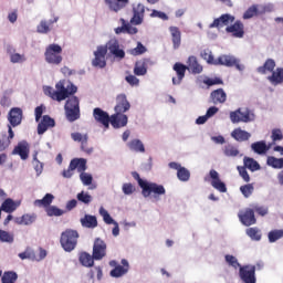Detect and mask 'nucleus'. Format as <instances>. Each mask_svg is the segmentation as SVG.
<instances>
[{
	"instance_id": "1",
	"label": "nucleus",
	"mask_w": 283,
	"mask_h": 283,
	"mask_svg": "<svg viewBox=\"0 0 283 283\" xmlns=\"http://www.w3.org/2000/svg\"><path fill=\"white\" fill-rule=\"evenodd\" d=\"M78 88L76 85H74L70 80L59 81L55 84V90L51 86H43L45 96H50V98L57 101V103H61V101H65V98L76 94Z\"/></svg>"
},
{
	"instance_id": "2",
	"label": "nucleus",
	"mask_w": 283,
	"mask_h": 283,
	"mask_svg": "<svg viewBox=\"0 0 283 283\" xmlns=\"http://www.w3.org/2000/svg\"><path fill=\"white\" fill-rule=\"evenodd\" d=\"M132 176L137 180L144 198L153 196L154 200L158 201L160 200V196H165V193H167L165 186L140 178V175L137 171H133Z\"/></svg>"
},
{
	"instance_id": "3",
	"label": "nucleus",
	"mask_w": 283,
	"mask_h": 283,
	"mask_svg": "<svg viewBox=\"0 0 283 283\" xmlns=\"http://www.w3.org/2000/svg\"><path fill=\"white\" fill-rule=\"evenodd\" d=\"M63 48L59 44H49L45 48L44 52V61L49 63V65H61L63 63Z\"/></svg>"
},
{
	"instance_id": "4",
	"label": "nucleus",
	"mask_w": 283,
	"mask_h": 283,
	"mask_svg": "<svg viewBox=\"0 0 283 283\" xmlns=\"http://www.w3.org/2000/svg\"><path fill=\"white\" fill-rule=\"evenodd\" d=\"M78 243V232L75 230H65L61 233L60 244L66 253H72Z\"/></svg>"
},
{
	"instance_id": "5",
	"label": "nucleus",
	"mask_w": 283,
	"mask_h": 283,
	"mask_svg": "<svg viewBox=\"0 0 283 283\" xmlns=\"http://www.w3.org/2000/svg\"><path fill=\"white\" fill-rule=\"evenodd\" d=\"M230 120L233 125L238 123H253L255 120V114L249 108H238L237 111L230 112Z\"/></svg>"
},
{
	"instance_id": "6",
	"label": "nucleus",
	"mask_w": 283,
	"mask_h": 283,
	"mask_svg": "<svg viewBox=\"0 0 283 283\" xmlns=\"http://www.w3.org/2000/svg\"><path fill=\"white\" fill-rule=\"evenodd\" d=\"M66 118L70 123L78 120L81 118V108L78 106V97L73 96L67 99L65 104Z\"/></svg>"
},
{
	"instance_id": "7",
	"label": "nucleus",
	"mask_w": 283,
	"mask_h": 283,
	"mask_svg": "<svg viewBox=\"0 0 283 283\" xmlns=\"http://www.w3.org/2000/svg\"><path fill=\"white\" fill-rule=\"evenodd\" d=\"M106 53L114 57L116 61H123L125 59V50L120 46V43L116 39H111L105 45Z\"/></svg>"
},
{
	"instance_id": "8",
	"label": "nucleus",
	"mask_w": 283,
	"mask_h": 283,
	"mask_svg": "<svg viewBox=\"0 0 283 283\" xmlns=\"http://www.w3.org/2000/svg\"><path fill=\"white\" fill-rule=\"evenodd\" d=\"M109 266H113L114 269L109 272L111 277H124V275H127L129 273V261L127 259H123L120 261V264L116 261H109Z\"/></svg>"
},
{
	"instance_id": "9",
	"label": "nucleus",
	"mask_w": 283,
	"mask_h": 283,
	"mask_svg": "<svg viewBox=\"0 0 283 283\" xmlns=\"http://www.w3.org/2000/svg\"><path fill=\"white\" fill-rule=\"evenodd\" d=\"M105 56H107V48H104L103 45L97 46L94 51V59L92 61L93 67H99V70H103V67L107 65Z\"/></svg>"
},
{
	"instance_id": "10",
	"label": "nucleus",
	"mask_w": 283,
	"mask_h": 283,
	"mask_svg": "<svg viewBox=\"0 0 283 283\" xmlns=\"http://www.w3.org/2000/svg\"><path fill=\"white\" fill-rule=\"evenodd\" d=\"M214 63L216 65H224L226 67H233L235 65L239 72L244 70V65L240 64V61L233 55H220Z\"/></svg>"
},
{
	"instance_id": "11",
	"label": "nucleus",
	"mask_w": 283,
	"mask_h": 283,
	"mask_svg": "<svg viewBox=\"0 0 283 283\" xmlns=\"http://www.w3.org/2000/svg\"><path fill=\"white\" fill-rule=\"evenodd\" d=\"M13 156H20L21 160L30 158V144L25 140L19 142L12 150Z\"/></svg>"
},
{
	"instance_id": "12",
	"label": "nucleus",
	"mask_w": 283,
	"mask_h": 283,
	"mask_svg": "<svg viewBox=\"0 0 283 283\" xmlns=\"http://www.w3.org/2000/svg\"><path fill=\"white\" fill-rule=\"evenodd\" d=\"M168 167H170V169H176L177 178L181 182H188L189 178H191V172L189 171V169L180 166V164H178L176 161L169 163Z\"/></svg>"
},
{
	"instance_id": "13",
	"label": "nucleus",
	"mask_w": 283,
	"mask_h": 283,
	"mask_svg": "<svg viewBox=\"0 0 283 283\" xmlns=\"http://www.w3.org/2000/svg\"><path fill=\"white\" fill-rule=\"evenodd\" d=\"M107 244L102 239H95L93 245V258L94 260H103L106 255Z\"/></svg>"
},
{
	"instance_id": "14",
	"label": "nucleus",
	"mask_w": 283,
	"mask_h": 283,
	"mask_svg": "<svg viewBox=\"0 0 283 283\" xmlns=\"http://www.w3.org/2000/svg\"><path fill=\"white\" fill-rule=\"evenodd\" d=\"M8 120L11 127H19L23 120V109L13 107L8 113Z\"/></svg>"
},
{
	"instance_id": "15",
	"label": "nucleus",
	"mask_w": 283,
	"mask_h": 283,
	"mask_svg": "<svg viewBox=\"0 0 283 283\" xmlns=\"http://www.w3.org/2000/svg\"><path fill=\"white\" fill-rule=\"evenodd\" d=\"M211 187L220 193H227V185L220 179V174L216 170H210Z\"/></svg>"
},
{
	"instance_id": "16",
	"label": "nucleus",
	"mask_w": 283,
	"mask_h": 283,
	"mask_svg": "<svg viewBox=\"0 0 283 283\" xmlns=\"http://www.w3.org/2000/svg\"><path fill=\"white\" fill-rule=\"evenodd\" d=\"M93 116L97 123H101L105 127V129H109V123H112V117L107 112L101 108H94Z\"/></svg>"
},
{
	"instance_id": "17",
	"label": "nucleus",
	"mask_w": 283,
	"mask_h": 283,
	"mask_svg": "<svg viewBox=\"0 0 283 283\" xmlns=\"http://www.w3.org/2000/svg\"><path fill=\"white\" fill-rule=\"evenodd\" d=\"M233 21H235V17L231 15L230 13H224L220 18L214 19L213 22L209 24V28H224L230 23H233Z\"/></svg>"
},
{
	"instance_id": "18",
	"label": "nucleus",
	"mask_w": 283,
	"mask_h": 283,
	"mask_svg": "<svg viewBox=\"0 0 283 283\" xmlns=\"http://www.w3.org/2000/svg\"><path fill=\"white\" fill-rule=\"evenodd\" d=\"M132 109V104L127 101V95L119 94L116 97V105H115V113H123L129 112Z\"/></svg>"
},
{
	"instance_id": "19",
	"label": "nucleus",
	"mask_w": 283,
	"mask_h": 283,
	"mask_svg": "<svg viewBox=\"0 0 283 283\" xmlns=\"http://www.w3.org/2000/svg\"><path fill=\"white\" fill-rule=\"evenodd\" d=\"M240 277L244 283H255V268L251 265L240 268Z\"/></svg>"
},
{
	"instance_id": "20",
	"label": "nucleus",
	"mask_w": 283,
	"mask_h": 283,
	"mask_svg": "<svg viewBox=\"0 0 283 283\" xmlns=\"http://www.w3.org/2000/svg\"><path fill=\"white\" fill-rule=\"evenodd\" d=\"M7 54L10 59V63H13V64H17V63L21 64L28 61V57H25V54L18 53L17 50L12 46L7 48Z\"/></svg>"
},
{
	"instance_id": "21",
	"label": "nucleus",
	"mask_w": 283,
	"mask_h": 283,
	"mask_svg": "<svg viewBox=\"0 0 283 283\" xmlns=\"http://www.w3.org/2000/svg\"><path fill=\"white\" fill-rule=\"evenodd\" d=\"M127 115L125 113H116L111 116V125L115 129H120V127H125L127 125Z\"/></svg>"
},
{
	"instance_id": "22",
	"label": "nucleus",
	"mask_w": 283,
	"mask_h": 283,
	"mask_svg": "<svg viewBox=\"0 0 283 283\" xmlns=\"http://www.w3.org/2000/svg\"><path fill=\"white\" fill-rule=\"evenodd\" d=\"M226 32L232 34L235 39H242L244 36V24L237 21L232 25L227 27Z\"/></svg>"
},
{
	"instance_id": "23",
	"label": "nucleus",
	"mask_w": 283,
	"mask_h": 283,
	"mask_svg": "<svg viewBox=\"0 0 283 283\" xmlns=\"http://www.w3.org/2000/svg\"><path fill=\"white\" fill-rule=\"evenodd\" d=\"M239 218L244 227L255 224V213L251 209H245L243 212H239Z\"/></svg>"
},
{
	"instance_id": "24",
	"label": "nucleus",
	"mask_w": 283,
	"mask_h": 283,
	"mask_svg": "<svg viewBox=\"0 0 283 283\" xmlns=\"http://www.w3.org/2000/svg\"><path fill=\"white\" fill-rule=\"evenodd\" d=\"M169 32L171 36L172 48L174 50H178L180 48V43H182V33L178 27H169Z\"/></svg>"
},
{
	"instance_id": "25",
	"label": "nucleus",
	"mask_w": 283,
	"mask_h": 283,
	"mask_svg": "<svg viewBox=\"0 0 283 283\" xmlns=\"http://www.w3.org/2000/svg\"><path fill=\"white\" fill-rule=\"evenodd\" d=\"M105 3L111 12H120L123 8H126L129 0H105Z\"/></svg>"
},
{
	"instance_id": "26",
	"label": "nucleus",
	"mask_w": 283,
	"mask_h": 283,
	"mask_svg": "<svg viewBox=\"0 0 283 283\" xmlns=\"http://www.w3.org/2000/svg\"><path fill=\"white\" fill-rule=\"evenodd\" d=\"M57 21L59 17H55L53 20H42L36 27L39 34H48L49 32H52V25Z\"/></svg>"
},
{
	"instance_id": "27",
	"label": "nucleus",
	"mask_w": 283,
	"mask_h": 283,
	"mask_svg": "<svg viewBox=\"0 0 283 283\" xmlns=\"http://www.w3.org/2000/svg\"><path fill=\"white\" fill-rule=\"evenodd\" d=\"M71 138L75 143H81L83 151H86V154H92L94 149L92 148H86L87 147V135L86 134H81V133H72Z\"/></svg>"
},
{
	"instance_id": "28",
	"label": "nucleus",
	"mask_w": 283,
	"mask_h": 283,
	"mask_svg": "<svg viewBox=\"0 0 283 283\" xmlns=\"http://www.w3.org/2000/svg\"><path fill=\"white\" fill-rule=\"evenodd\" d=\"M80 222L84 229H96L98 227V219L92 214H85L80 219Z\"/></svg>"
},
{
	"instance_id": "29",
	"label": "nucleus",
	"mask_w": 283,
	"mask_h": 283,
	"mask_svg": "<svg viewBox=\"0 0 283 283\" xmlns=\"http://www.w3.org/2000/svg\"><path fill=\"white\" fill-rule=\"evenodd\" d=\"M174 70L176 72L178 78L172 77V84L174 85H180V83H182V80L185 78V74H186L188 69L182 63H176L174 65Z\"/></svg>"
},
{
	"instance_id": "30",
	"label": "nucleus",
	"mask_w": 283,
	"mask_h": 283,
	"mask_svg": "<svg viewBox=\"0 0 283 283\" xmlns=\"http://www.w3.org/2000/svg\"><path fill=\"white\" fill-rule=\"evenodd\" d=\"M231 137L238 143H244L251 138V133L242 128H235L231 132Z\"/></svg>"
},
{
	"instance_id": "31",
	"label": "nucleus",
	"mask_w": 283,
	"mask_h": 283,
	"mask_svg": "<svg viewBox=\"0 0 283 283\" xmlns=\"http://www.w3.org/2000/svg\"><path fill=\"white\" fill-rule=\"evenodd\" d=\"M268 81L271 85H282L283 83V67H277L273 73L268 76Z\"/></svg>"
},
{
	"instance_id": "32",
	"label": "nucleus",
	"mask_w": 283,
	"mask_h": 283,
	"mask_svg": "<svg viewBox=\"0 0 283 283\" xmlns=\"http://www.w3.org/2000/svg\"><path fill=\"white\" fill-rule=\"evenodd\" d=\"M21 205L20 201H14L12 199H6L2 205L0 210L4 211L6 213H12L13 211H17V208H19Z\"/></svg>"
},
{
	"instance_id": "33",
	"label": "nucleus",
	"mask_w": 283,
	"mask_h": 283,
	"mask_svg": "<svg viewBox=\"0 0 283 283\" xmlns=\"http://www.w3.org/2000/svg\"><path fill=\"white\" fill-rule=\"evenodd\" d=\"M251 149H252V151H254V154H259V156H262V155L266 154V151H269V149H271V146H268L266 142L261 140V142H255V143L251 144Z\"/></svg>"
},
{
	"instance_id": "34",
	"label": "nucleus",
	"mask_w": 283,
	"mask_h": 283,
	"mask_svg": "<svg viewBox=\"0 0 283 283\" xmlns=\"http://www.w3.org/2000/svg\"><path fill=\"white\" fill-rule=\"evenodd\" d=\"M187 63V70L192 72V74H200L202 72V65L198 63V59H196V56H189Z\"/></svg>"
},
{
	"instance_id": "35",
	"label": "nucleus",
	"mask_w": 283,
	"mask_h": 283,
	"mask_svg": "<svg viewBox=\"0 0 283 283\" xmlns=\"http://www.w3.org/2000/svg\"><path fill=\"white\" fill-rule=\"evenodd\" d=\"M71 165H73L75 170L77 169L78 174L87 171V160L84 158H75L71 160Z\"/></svg>"
},
{
	"instance_id": "36",
	"label": "nucleus",
	"mask_w": 283,
	"mask_h": 283,
	"mask_svg": "<svg viewBox=\"0 0 283 283\" xmlns=\"http://www.w3.org/2000/svg\"><path fill=\"white\" fill-rule=\"evenodd\" d=\"M212 103L218 105V103H226L227 102V93L224 90L219 88L211 93Z\"/></svg>"
},
{
	"instance_id": "37",
	"label": "nucleus",
	"mask_w": 283,
	"mask_h": 283,
	"mask_svg": "<svg viewBox=\"0 0 283 283\" xmlns=\"http://www.w3.org/2000/svg\"><path fill=\"white\" fill-rule=\"evenodd\" d=\"M275 71V60L268 59L263 66L258 67L259 74H266L268 72L273 73Z\"/></svg>"
},
{
	"instance_id": "38",
	"label": "nucleus",
	"mask_w": 283,
	"mask_h": 283,
	"mask_svg": "<svg viewBox=\"0 0 283 283\" xmlns=\"http://www.w3.org/2000/svg\"><path fill=\"white\" fill-rule=\"evenodd\" d=\"M94 254L91 255L87 252H82L80 254V262L82 266H86V269H91V266H94Z\"/></svg>"
},
{
	"instance_id": "39",
	"label": "nucleus",
	"mask_w": 283,
	"mask_h": 283,
	"mask_svg": "<svg viewBox=\"0 0 283 283\" xmlns=\"http://www.w3.org/2000/svg\"><path fill=\"white\" fill-rule=\"evenodd\" d=\"M54 201V195L46 193L43 199H36L33 205L34 207H50Z\"/></svg>"
},
{
	"instance_id": "40",
	"label": "nucleus",
	"mask_w": 283,
	"mask_h": 283,
	"mask_svg": "<svg viewBox=\"0 0 283 283\" xmlns=\"http://www.w3.org/2000/svg\"><path fill=\"white\" fill-rule=\"evenodd\" d=\"M127 145H128V149H130V151H137L139 154H145V145H143V142H140L139 139H133Z\"/></svg>"
},
{
	"instance_id": "41",
	"label": "nucleus",
	"mask_w": 283,
	"mask_h": 283,
	"mask_svg": "<svg viewBox=\"0 0 283 283\" xmlns=\"http://www.w3.org/2000/svg\"><path fill=\"white\" fill-rule=\"evenodd\" d=\"M243 164L247 169H250V171H260V164L251 157H244Z\"/></svg>"
},
{
	"instance_id": "42",
	"label": "nucleus",
	"mask_w": 283,
	"mask_h": 283,
	"mask_svg": "<svg viewBox=\"0 0 283 283\" xmlns=\"http://www.w3.org/2000/svg\"><path fill=\"white\" fill-rule=\"evenodd\" d=\"M266 165L272 167V169H283V158L269 156L266 159Z\"/></svg>"
},
{
	"instance_id": "43",
	"label": "nucleus",
	"mask_w": 283,
	"mask_h": 283,
	"mask_svg": "<svg viewBox=\"0 0 283 283\" xmlns=\"http://www.w3.org/2000/svg\"><path fill=\"white\" fill-rule=\"evenodd\" d=\"M223 154L228 158H235V156H239L240 150H238V147H235L231 144H228L223 147Z\"/></svg>"
},
{
	"instance_id": "44",
	"label": "nucleus",
	"mask_w": 283,
	"mask_h": 283,
	"mask_svg": "<svg viewBox=\"0 0 283 283\" xmlns=\"http://www.w3.org/2000/svg\"><path fill=\"white\" fill-rule=\"evenodd\" d=\"M45 212H46V216H49V218H52L54 216L59 218L65 213V210H62L56 206H49L48 208H45Z\"/></svg>"
},
{
	"instance_id": "45",
	"label": "nucleus",
	"mask_w": 283,
	"mask_h": 283,
	"mask_svg": "<svg viewBox=\"0 0 283 283\" xmlns=\"http://www.w3.org/2000/svg\"><path fill=\"white\" fill-rule=\"evenodd\" d=\"M17 280H19V275L12 271L4 272L1 277L2 283H17Z\"/></svg>"
},
{
	"instance_id": "46",
	"label": "nucleus",
	"mask_w": 283,
	"mask_h": 283,
	"mask_svg": "<svg viewBox=\"0 0 283 283\" xmlns=\"http://www.w3.org/2000/svg\"><path fill=\"white\" fill-rule=\"evenodd\" d=\"M98 213L103 218L105 224H116V220H114V218H112V214H109V212L103 207L99 208Z\"/></svg>"
},
{
	"instance_id": "47",
	"label": "nucleus",
	"mask_w": 283,
	"mask_h": 283,
	"mask_svg": "<svg viewBox=\"0 0 283 283\" xmlns=\"http://www.w3.org/2000/svg\"><path fill=\"white\" fill-rule=\"evenodd\" d=\"M258 15H260V8L258 4H253L244 12L243 19H253Z\"/></svg>"
},
{
	"instance_id": "48",
	"label": "nucleus",
	"mask_w": 283,
	"mask_h": 283,
	"mask_svg": "<svg viewBox=\"0 0 283 283\" xmlns=\"http://www.w3.org/2000/svg\"><path fill=\"white\" fill-rule=\"evenodd\" d=\"M0 242H6L7 244H12L14 242V234L0 230Z\"/></svg>"
},
{
	"instance_id": "49",
	"label": "nucleus",
	"mask_w": 283,
	"mask_h": 283,
	"mask_svg": "<svg viewBox=\"0 0 283 283\" xmlns=\"http://www.w3.org/2000/svg\"><path fill=\"white\" fill-rule=\"evenodd\" d=\"M20 260H31L32 262H34V260L36 259V253H34V250L28 248L24 252H21L18 254Z\"/></svg>"
},
{
	"instance_id": "50",
	"label": "nucleus",
	"mask_w": 283,
	"mask_h": 283,
	"mask_svg": "<svg viewBox=\"0 0 283 283\" xmlns=\"http://www.w3.org/2000/svg\"><path fill=\"white\" fill-rule=\"evenodd\" d=\"M80 180L84 187H90L94 182V177L90 172H81Z\"/></svg>"
},
{
	"instance_id": "51",
	"label": "nucleus",
	"mask_w": 283,
	"mask_h": 283,
	"mask_svg": "<svg viewBox=\"0 0 283 283\" xmlns=\"http://www.w3.org/2000/svg\"><path fill=\"white\" fill-rule=\"evenodd\" d=\"M38 156H39V151H34V154H33V165H34L36 176H41V174H43V163H40Z\"/></svg>"
},
{
	"instance_id": "52",
	"label": "nucleus",
	"mask_w": 283,
	"mask_h": 283,
	"mask_svg": "<svg viewBox=\"0 0 283 283\" xmlns=\"http://www.w3.org/2000/svg\"><path fill=\"white\" fill-rule=\"evenodd\" d=\"M259 6V14H266L269 12H275V4L274 3H265V4H258Z\"/></svg>"
},
{
	"instance_id": "53",
	"label": "nucleus",
	"mask_w": 283,
	"mask_h": 283,
	"mask_svg": "<svg viewBox=\"0 0 283 283\" xmlns=\"http://www.w3.org/2000/svg\"><path fill=\"white\" fill-rule=\"evenodd\" d=\"M134 74L136 76H145V74H147V66H145V63L137 62L134 67Z\"/></svg>"
},
{
	"instance_id": "54",
	"label": "nucleus",
	"mask_w": 283,
	"mask_h": 283,
	"mask_svg": "<svg viewBox=\"0 0 283 283\" xmlns=\"http://www.w3.org/2000/svg\"><path fill=\"white\" fill-rule=\"evenodd\" d=\"M247 235H249V238H251V240H255L256 242L262 240V234L260 233V230H258V228L248 229Z\"/></svg>"
},
{
	"instance_id": "55",
	"label": "nucleus",
	"mask_w": 283,
	"mask_h": 283,
	"mask_svg": "<svg viewBox=\"0 0 283 283\" xmlns=\"http://www.w3.org/2000/svg\"><path fill=\"white\" fill-rule=\"evenodd\" d=\"M201 56L210 65H216V60L213 59V53L211 52V50H209V49L203 50L201 52Z\"/></svg>"
},
{
	"instance_id": "56",
	"label": "nucleus",
	"mask_w": 283,
	"mask_h": 283,
	"mask_svg": "<svg viewBox=\"0 0 283 283\" xmlns=\"http://www.w3.org/2000/svg\"><path fill=\"white\" fill-rule=\"evenodd\" d=\"M269 242H277L281 238H283V230H272L268 234Z\"/></svg>"
},
{
	"instance_id": "57",
	"label": "nucleus",
	"mask_w": 283,
	"mask_h": 283,
	"mask_svg": "<svg viewBox=\"0 0 283 283\" xmlns=\"http://www.w3.org/2000/svg\"><path fill=\"white\" fill-rule=\"evenodd\" d=\"M226 262L229 266H232V269H242L238 259L231 254L226 255Z\"/></svg>"
},
{
	"instance_id": "58",
	"label": "nucleus",
	"mask_w": 283,
	"mask_h": 283,
	"mask_svg": "<svg viewBox=\"0 0 283 283\" xmlns=\"http://www.w3.org/2000/svg\"><path fill=\"white\" fill-rule=\"evenodd\" d=\"M145 52H147V49L145 48V45H143V43H137V46L135 49H132L129 51V54H132L133 56H138L140 54H145Z\"/></svg>"
},
{
	"instance_id": "59",
	"label": "nucleus",
	"mask_w": 283,
	"mask_h": 283,
	"mask_svg": "<svg viewBox=\"0 0 283 283\" xmlns=\"http://www.w3.org/2000/svg\"><path fill=\"white\" fill-rule=\"evenodd\" d=\"M77 200L84 205H90V202H92V197L88 192L82 191L77 193Z\"/></svg>"
},
{
	"instance_id": "60",
	"label": "nucleus",
	"mask_w": 283,
	"mask_h": 283,
	"mask_svg": "<svg viewBox=\"0 0 283 283\" xmlns=\"http://www.w3.org/2000/svg\"><path fill=\"white\" fill-rule=\"evenodd\" d=\"M10 145H12V142L8 138V135H2L0 138V151H6Z\"/></svg>"
},
{
	"instance_id": "61",
	"label": "nucleus",
	"mask_w": 283,
	"mask_h": 283,
	"mask_svg": "<svg viewBox=\"0 0 283 283\" xmlns=\"http://www.w3.org/2000/svg\"><path fill=\"white\" fill-rule=\"evenodd\" d=\"M240 191L244 196V198H249L253 193V185L249 184L245 186H241Z\"/></svg>"
},
{
	"instance_id": "62",
	"label": "nucleus",
	"mask_w": 283,
	"mask_h": 283,
	"mask_svg": "<svg viewBox=\"0 0 283 283\" xmlns=\"http://www.w3.org/2000/svg\"><path fill=\"white\" fill-rule=\"evenodd\" d=\"M203 83L205 85H208V87H211L212 85H222V80H220V77H205Z\"/></svg>"
},
{
	"instance_id": "63",
	"label": "nucleus",
	"mask_w": 283,
	"mask_h": 283,
	"mask_svg": "<svg viewBox=\"0 0 283 283\" xmlns=\"http://www.w3.org/2000/svg\"><path fill=\"white\" fill-rule=\"evenodd\" d=\"M122 191L125 196H132V193L136 191V187H134L130 182H127L122 186Z\"/></svg>"
},
{
	"instance_id": "64",
	"label": "nucleus",
	"mask_w": 283,
	"mask_h": 283,
	"mask_svg": "<svg viewBox=\"0 0 283 283\" xmlns=\"http://www.w3.org/2000/svg\"><path fill=\"white\" fill-rule=\"evenodd\" d=\"M35 220H36V214L22 216V222L25 227H29V224H34Z\"/></svg>"
}]
</instances>
